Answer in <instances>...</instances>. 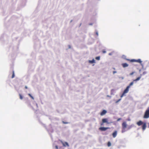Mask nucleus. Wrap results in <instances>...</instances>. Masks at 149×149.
<instances>
[{"label": "nucleus", "instance_id": "nucleus-1", "mask_svg": "<svg viewBox=\"0 0 149 149\" xmlns=\"http://www.w3.org/2000/svg\"><path fill=\"white\" fill-rule=\"evenodd\" d=\"M122 130L121 132L122 133H123L125 132L126 130H125L126 128H127L128 130L130 129L133 126L132 125H131L127 127V124L126 122H124L122 123Z\"/></svg>", "mask_w": 149, "mask_h": 149}, {"label": "nucleus", "instance_id": "nucleus-2", "mask_svg": "<svg viewBox=\"0 0 149 149\" xmlns=\"http://www.w3.org/2000/svg\"><path fill=\"white\" fill-rule=\"evenodd\" d=\"M143 118H149V107L148 108L146 111Z\"/></svg>", "mask_w": 149, "mask_h": 149}, {"label": "nucleus", "instance_id": "nucleus-3", "mask_svg": "<svg viewBox=\"0 0 149 149\" xmlns=\"http://www.w3.org/2000/svg\"><path fill=\"white\" fill-rule=\"evenodd\" d=\"M130 87H129V86H127L126 88V89L124 91L123 93L120 96V97L121 98L124 95V94L126 93H128L129 91V89Z\"/></svg>", "mask_w": 149, "mask_h": 149}, {"label": "nucleus", "instance_id": "nucleus-4", "mask_svg": "<svg viewBox=\"0 0 149 149\" xmlns=\"http://www.w3.org/2000/svg\"><path fill=\"white\" fill-rule=\"evenodd\" d=\"M126 60L127 61H129L131 62H137L139 63H141L142 62V61H141L140 59H138V60H136L135 59H132V60H130L129 59H126Z\"/></svg>", "mask_w": 149, "mask_h": 149}, {"label": "nucleus", "instance_id": "nucleus-5", "mask_svg": "<svg viewBox=\"0 0 149 149\" xmlns=\"http://www.w3.org/2000/svg\"><path fill=\"white\" fill-rule=\"evenodd\" d=\"M102 123L101 124V125H102L104 123H106L107 124H109L112 123V122H108L107 118H103L102 120Z\"/></svg>", "mask_w": 149, "mask_h": 149}, {"label": "nucleus", "instance_id": "nucleus-6", "mask_svg": "<svg viewBox=\"0 0 149 149\" xmlns=\"http://www.w3.org/2000/svg\"><path fill=\"white\" fill-rule=\"evenodd\" d=\"M109 127H100L99 128V130L101 131H105L107 129H109Z\"/></svg>", "mask_w": 149, "mask_h": 149}, {"label": "nucleus", "instance_id": "nucleus-7", "mask_svg": "<svg viewBox=\"0 0 149 149\" xmlns=\"http://www.w3.org/2000/svg\"><path fill=\"white\" fill-rule=\"evenodd\" d=\"M61 142L62 144H63V146L64 147H65L66 146H67L68 147L69 146V145L67 142H65L64 143L62 141H61Z\"/></svg>", "mask_w": 149, "mask_h": 149}, {"label": "nucleus", "instance_id": "nucleus-8", "mask_svg": "<svg viewBox=\"0 0 149 149\" xmlns=\"http://www.w3.org/2000/svg\"><path fill=\"white\" fill-rule=\"evenodd\" d=\"M117 134V131H115L112 133V135L113 138H115L116 137Z\"/></svg>", "mask_w": 149, "mask_h": 149}, {"label": "nucleus", "instance_id": "nucleus-9", "mask_svg": "<svg viewBox=\"0 0 149 149\" xmlns=\"http://www.w3.org/2000/svg\"><path fill=\"white\" fill-rule=\"evenodd\" d=\"M107 113V111L105 110H104L102 111L100 113V115L101 116H103L105 115Z\"/></svg>", "mask_w": 149, "mask_h": 149}, {"label": "nucleus", "instance_id": "nucleus-10", "mask_svg": "<svg viewBox=\"0 0 149 149\" xmlns=\"http://www.w3.org/2000/svg\"><path fill=\"white\" fill-rule=\"evenodd\" d=\"M143 125H142V129L143 130H144L146 129V123H143Z\"/></svg>", "mask_w": 149, "mask_h": 149}, {"label": "nucleus", "instance_id": "nucleus-11", "mask_svg": "<svg viewBox=\"0 0 149 149\" xmlns=\"http://www.w3.org/2000/svg\"><path fill=\"white\" fill-rule=\"evenodd\" d=\"M143 123L142 121L140 120L137 122V124L139 126H140L142 125Z\"/></svg>", "mask_w": 149, "mask_h": 149}, {"label": "nucleus", "instance_id": "nucleus-12", "mask_svg": "<svg viewBox=\"0 0 149 149\" xmlns=\"http://www.w3.org/2000/svg\"><path fill=\"white\" fill-rule=\"evenodd\" d=\"M122 65L123 68L127 67L128 66V65L126 63H122Z\"/></svg>", "mask_w": 149, "mask_h": 149}, {"label": "nucleus", "instance_id": "nucleus-13", "mask_svg": "<svg viewBox=\"0 0 149 149\" xmlns=\"http://www.w3.org/2000/svg\"><path fill=\"white\" fill-rule=\"evenodd\" d=\"M95 61L94 59H93L92 60L89 61V62L91 63H95Z\"/></svg>", "mask_w": 149, "mask_h": 149}, {"label": "nucleus", "instance_id": "nucleus-14", "mask_svg": "<svg viewBox=\"0 0 149 149\" xmlns=\"http://www.w3.org/2000/svg\"><path fill=\"white\" fill-rule=\"evenodd\" d=\"M141 77H139L138 78H137L136 79H134L133 80L134 81H137L138 80H139L141 78Z\"/></svg>", "mask_w": 149, "mask_h": 149}, {"label": "nucleus", "instance_id": "nucleus-15", "mask_svg": "<svg viewBox=\"0 0 149 149\" xmlns=\"http://www.w3.org/2000/svg\"><path fill=\"white\" fill-rule=\"evenodd\" d=\"M134 81H132V82H131V83H130V84L129 85V86H129V87H130V86H131L133 84H134Z\"/></svg>", "mask_w": 149, "mask_h": 149}, {"label": "nucleus", "instance_id": "nucleus-16", "mask_svg": "<svg viewBox=\"0 0 149 149\" xmlns=\"http://www.w3.org/2000/svg\"><path fill=\"white\" fill-rule=\"evenodd\" d=\"M28 95L33 100H34V98L29 93Z\"/></svg>", "mask_w": 149, "mask_h": 149}, {"label": "nucleus", "instance_id": "nucleus-17", "mask_svg": "<svg viewBox=\"0 0 149 149\" xmlns=\"http://www.w3.org/2000/svg\"><path fill=\"white\" fill-rule=\"evenodd\" d=\"M111 145V143L110 142H108L107 143V146H108L109 147Z\"/></svg>", "mask_w": 149, "mask_h": 149}, {"label": "nucleus", "instance_id": "nucleus-18", "mask_svg": "<svg viewBox=\"0 0 149 149\" xmlns=\"http://www.w3.org/2000/svg\"><path fill=\"white\" fill-rule=\"evenodd\" d=\"M14 77H15L14 72V71H13V74H12V78H13Z\"/></svg>", "mask_w": 149, "mask_h": 149}, {"label": "nucleus", "instance_id": "nucleus-19", "mask_svg": "<svg viewBox=\"0 0 149 149\" xmlns=\"http://www.w3.org/2000/svg\"><path fill=\"white\" fill-rule=\"evenodd\" d=\"M19 98L20 99L22 100L23 99V97H22V95L21 94H19Z\"/></svg>", "mask_w": 149, "mask_h": 149}, {"label": "nucleus", "instance_id": "nucleus-20", "mask_svg": "<svg viewBox=\"0 0 149 149\" xmlns=\"http://www.w3.org/2000/svg\"><path fill=\"white\" fill-rule=\"evenodd\" d=\"M95 59L97 60H99L100 59V57L97 56L96 57Z\"/></svg>", "mask_w": 149, "mask_h": 149}, {"label": "nucleus", "instance_id": "nucleus-21", "mask_svg": "<svg viewBox=\"0 0 149 149\" xmlns=\"http://www.w3.org/2000/svg\"><path fill=\"white\" fill-rule=\"evenodd\" d=\"M62 123H63L64 124H68L69 123L68 122H65L64 121H62Z\"/></svg>", "mask_w": 149, "mask_h": 149}, {"label": "nucleus", "instance_id": "nucleus-22", "mask_svg": "<svg viewBox=\"0 0 149 149\" xmlns=\"http://www.w3.org/2000/svg\"><path fill=\"white\" fill-rule=\"evenodd\" d=\"M121 100V99H120L118 100H117V101H116V103H117L119 101H120Z\"/></svg>", "mask_w": 149, "mask_h": 149}, {"label": "nucleus", "instance_id": "nucleus-23", "mask_svg": "<svg viewBox=\"0 0 149 149\" xmlns=\"http://www.w3.org/2000/svg\"><path fill=\"white\" fill-rule=\"evenodd\" d=\"M121 120V118H118L117 120V121H120V120Z\"/></svg>", "mask_w": 149, "mask_h": 149}, {"label": "nucleus", "instance_id": "nucleus-24", "mask_svg": "<svg viewBox=\"0 0 149 149\" xmlns=\"http://www.w3.org/2000/svg\"><path fill=\"white\" fill-rule=\"evenodd\" d=\"M134 73V72H132L130 74V75H131L133 74Z\"/></svg>", "mask_w": 149, "mask_h": 149}, {"label": "nucleus", "instance_id": "nucleus-25", "mask_svg": "<svg viewBox=\"0 0 149 149\" xmlns=\"http://www.w3.org/2000/svg\"><path fill=\"white\" fill-rule=\"evenodd\" d=\"M55 148H56V149H58V146H55Z\"/></svg>", "mask_w": 149, "mask_h": 149}, {"label": "nucleus", "instance_id": "nucleus-26", "mask_svg": "<svg viewBox=\"0 0 149 149\" xmlns=\"http://www.w3.org/2000/svg\"><path fill=\"white\" fill-rule=\"evenodd\" d=\"M113 74H114L115 73H116V72L115 71H114L113 72Z\"/></svg>", "mask_w": 149, "mask_h": 149}, {"label": "nucleus", "instance_id": "nucleus-27", "mask_svg": "<svg viewBox=\"0 0 149 149\" xmlns=\"http://www.w3.org/2000/svg\"><path fill=\"white\" fill-rule=\"evenodd\" d=\"M25 89H27V87L26 86H25Z\"/></svg>", "mask_w": 149, "mask_h": 149}, {"label": "nucleus", "instance_id": "nucleus-28", "mask_svg": "<svg viewBox=\"0 0 149 149\" xmlns=\"http://www.w3.org/2000/svg\"><path fill=\"white\" fill-rule=\"evenodd\" d=\"M96 34L97 35V36L98 35V33L97 32H96Z\"/></svg>", "mask_w": 149, "mask_h": 149}, {"label": "nucleus", "instance_id": "nucleus-29", "mask_svg": "<svg viewBox=\"0 0 149 149\" xmlns=\"http://www.w3.org/2000/svg\"><path fill=\"white\" fill-rule=\"evenodd\" d=\"M103 53H105L106 52V51H103Z\"/></svg>", "mask_w": 149, "mask_h": 149}, {"label": "nucleus", "instance_id": "nucleus-30", "mask_svg": "<svg viewBox=\"0 0 149 149\" xmlns=\"http://www.w3.org/2000/svg\"><path fill=\"white\" fill-rule=\"evenodd\" d=\"M90 24L91 25H92V24Z\"/></svg>", "mask_w": 149, "mask_h": 149}]
</instances>
